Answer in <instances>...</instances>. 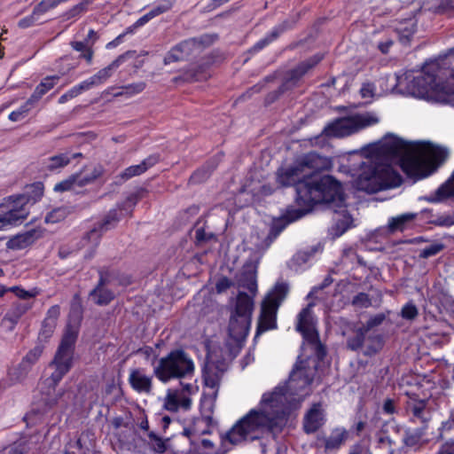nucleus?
Here are the masks:
<instances>
[{
	"mask_svg": "<svg viewBox=\"0 0 454 454\" xmlns=\"http://www.w3.org/2000/svg\"><path fill=\"white\" fill-rule=\"evenodd\" d=\"M411 87L418 98L447 102L454 95V67H446L438 61L426 63Z\"/></svg>",
	"mask_w": 454,
	"mask_h": 454,
	"instance_id": "nucleus-1",
	"label": "nucleus"
},
{
	"mask_svg": "<svg viewBox=\"0 0 454 454\" xmlns=\"http://www.w3.org/2000/svg\"><path fill=\"white\" fill-rule=\"evenodd\" d=\"M448 157L449 152L444 147L431 143L413 144L401 155L399 167L416 182L434 173Z\"/></svg>",
	"mask_w": 454,
	"mask_h": 454,
	"instance_id": "nucleus-2",
	"label": "nucleus"
},
{
	"mask_svg": "<svg viewBox=\"0 0 454 454\" xmlns=\"http://www.w3.org/2000/svg\"><path fill=\"white\" fill-rule=\"evenodd\" d=\"M296 193L312 208L317 204H333L336 207H342L345 202L340 183L330 175L306 176L298 184Z\"/></svg>",
	"mask_w": 454,
	"mask_h": 454,
	"instance_id": "nucleus-3",
	"label": "nucleus"
},
{
	"mask_svg": "<svg viewBox=\"0 0 454 454\" xmlns=\"http://www.w3.org/2000/svg\"><path fill=\"white\" fill-rule=\"evenodd\" d=\"M264 430L271 433L280 432L282 430L280 419L262 410L251 409L232 426L223 440L231 444H238L246 441L252 434Z\"/></svg>",
	"mask_w": 454,
	"mask_h": 454,
	"instance_id": "nucleus-4",
	"label": "nucleus"
},
{
	"mask_svg": "<svg viewBox=\"0 0 454 454\" xmlns=\"http://www.w3.org/2000/svg\"><path fill=\"white\" fill-rule=\"evenodd\" d=\"M402 183L401 175L391 166L363 162L360 173L354 181V186L358 191L372 194L398 187Z\"/></svg>",
	"mask_w": 454,
	"mask_h": 454,
	"instance_id": "nucleus-5",
	"label": "nucleus"
},
{
	"mask_svg": "<svg viewBox=\"0 0 454 454\" xmlns=\"http://www.w3.org/2000/svg\"><path fill=\"white\" fill-rule=\"evenodd\" d=\"M195 365L192 357L182 348H175L158 360L153 375L161 383L192 378Z\"/></svg>",
	"mask_w": 454,
	"mask_h": 454,
	"instance_id": "nucleus-6",
	"label": "nucleus"
},
{
	"mask_svg": "<svg viewBox=\"0 0 454 454\" xmlns=\"http://www.w3.org/2000/svg\"><path fill=\"white\" fill-rule=\"evenodd\" d=\"M79 330L71 325H67L62 335L60 343L57 348L54 358L51 363L55 367L46 381L55 390V387L62 380L64 376L69 372L74 364V348L78 339Z\"/></svg>",
	"mask_w": 454,
	"mask_h": 454,
	"instance_id": "nucleus-7",
	"label": "nucleus"
},
{
	"mask_svg": "<svg viewBox=\"0 0 454 454\" xmlns=\"http://www.w3.org/2000/svg\"><path fill=\"white\" fill-rule=\"evenodd\" d=\"M254 306L251 296L246 292H239L228 325L229 336L237 343L245 341L249 333Z\"/></svg>",
	"mask_w": 454,
	"mask_h": 454,
	"instance_id": "nucleus-8",
	"label": "nucleus"
},
{
	"mask_svg": "<svg viewBox=\"0 0 454 454\" xmlns=\"http://www.w3.org/2000/svg\"><path fill=\"white\" fill-rule=\"evenodd\" d=\"M289 292L286 282H277L262 301L254 339L263 333L278 328L277 313Z\"/></svg>",
	"mask_w": 454,
	"mask_h": 454,
	"instance_id": "nucleus-9",
	"label": "nucleus"
},
{
	"mask_svg": "<svg viewBox=\"0 0 454 454\" xmlns=\"http://www.w3.org/2000/svg\"><path fill=\"white\" fill-rule=\"evenodd\" d=\"M121 220L118 209L113 208L101 219L94 223L82 238V246L96 248L105 232L116 227Z\"/></svg>",
	"mask_w": 454,
	"mask_h": 454,
	"instance_id": "nucleus-10",
	"label": "nucleus"
},
{
	"mask_svg": "<svg viewBox=\"0 0 454 454\" xmlns=\"http://www.w3.org/2000/svg\"><path fill=\"white\" fill-rule=\"evenodd\" d=\"M311 307V304H308L299 312L295 330L301 334L308 343L321 345L318 332L315 327Z\"/></svg>",
	"mask_w": 454,
	"mask_h": 454,
	"instance_id": "nucleus-11",
	"label": "nucleus"
},
{
	"mask_svg": "<svg viewBox=\"0 0 454 454\" xmlns=\"http://www.w3.org/2000/svg\"><path fill=\"white\" fill-rule=\"evenodd\" d=\"M136 51H128L119 55L108 66L98 70L95 74L83 81L88 90L104 84L113 75L114 72L128 59L134 58Z\"/></svg>",
	"mask_w": 454,
	"mask_h": 454,
	"instance_id": "nucleus-12",
	"label": "nucleus"
},
{
	"mask_svg": "<svg viewBox=\"0 0 454 454\" xmlns=\"http://www.w3.org/2000/svg\"><path fill=\"white\" fill-rule=\"evenodd\" d=\"M28 215V210L11 196L8 198V210L0 215V230L20 224Z\"/></svg>",
	"mask_w": 454,
	"mask_h": 454,
	"instance_id": "nucleus-13",
	"label": "nucleus"
},
{
	"mask_svg": "<svg viewBox=\"0 0 454 454\" xmlns=\"http://www.w3.org/2000/svg\"><path fill=\"white\" fill-rule=\"evenodd\" d=\"M325 58L322 53H317L304 61L300 62L295 67L286 72V77L281 84H286L289 90L295 86L297 82L312 68L317 66Z\"/></svg>",
	"mask_w": 454,
	"mask_h": 454,
	"instance_id": "nucleus-14",
	"label": "nucleus"
},
{
	"mask_svg": "<svg viewBox=\"0 0 454 454\" xmlns=\"http://www.w3.org/2000/svg\"><path fill=\"white\" fill-rule=\"evenodd\" d=\"M298 21V17H293L283 20L281 23L276 25L272 27V29L266 34V35L257 41L249 50L248 52L254 54L269 44L276 41L282 34L288 30H292L295 27Z\"/></svg>",
	"mask_w": 454,
	"mask_h": 454,
	"instance_id": "nucleus-15",
	"label": "nucleus"
},
{
	"mask_svg": "<svg viewBox=\"0 0 454 454\" xmlns=\"http://www.w3.org/2000/svg\"><path fill=\"white\" fill-rule=\"evenodd\" d=\"M410 400L406 403V412L410 420L413 423L419 422L421 425H427L430 420V411L427 409V401L418 398L416 394H408Z\"/></svg>",
	"mask_w": 454,
	"mask_h": 454,
	"instance_id": "nucleus-16",
	"label": "nucleus"
},
{
	"mask_svg": "<svg viewBox=\"0 0 454 454\" xmlns=\"http://www.w3.org/2000/svg\"><path fill=\"white\" fill-rule=\"evenodd\" d=\"M411 146L412 144H409L396 136L390 135L378 145L373 149V152L389 157H401V155Z\"/></svg>",
	"mask_w": 454,
	"mask_h": 454,
	"instance_id": "nucleus-17",
	"label": "nucleus"
},
{
	"mask_svg": "<svg viewBox=\"0 0 454 454\" xmlns=\"http://www.w3.org/2000/svg\"><path fill=\"white\" fill-rule=\"evenodd\" d=\"M354 115L340 117L329 122L324 132L330 137H342L357 132Z\"/></svg>",
	"mask_w": 454,
	"mask_h": 454,
	"instance_id": "nucleus-18",
	"label": "nucleus"
},
{
	"mask_svg": "<svg viewBox=\"0 0 454 454\" xmlns=\"http://www.w3.org/2000/svg\"><path fill=\"white\" fill-rule=\"evenodd\" d=\"M304 177L306 176L303 175L302 168L299 163L288 167H280L276 172V183L281 188L291 186L296 188Z\"/></svg>",
	"mask_w": 454,
	"mask_h": 454,
	"instance_id": "nucleus-19",
	"label": "nucleus"
},
{
	"mask_svg": "<svg viewBox=\"0 0 454 454\" xmlns=\"http://www.w3.org/2000/svg\"><path fill=\"white\" fill-rule=\"evenodd\" d=\"M325 423V418L320 403H313L303 418V431L308 434H314Z\"/></svg>",
	"mask_w": 454,
	"mask_h": 454,
	"instance_id": "nucleus-20",
	"label": "nucleus"
},
{
	"mask_svg": "<svg viewBox=\"0 0 454 454\" xmlns=\"http://www.w3.org/2000/svg\"><path fill=\"white\" fill-rule=\"evenodd\" d=\"M223 153H220L208 159L202 166L194 170L189 177L188 184L195 185L206 182L217 168L222 158Z\"/></svg>",
	"mask_w": 454,
	"mask_h": 454,
	"instance_id": "nucleus-21",
	"label": "nucleus"
},
{
	"mask_svg": "<svg viewBox=\"0 0 454 454\" xmlns=\"http://www.w3.org/2000/svg\"><path fill=\"white\" fill-rule=\"evenodd\" d=\"M75 67V66L71 65L66 70H59V74L47 75L44 78H43L41 82L36 85L33 93L29 97V98H31V101L37 104L44 95H46L51 90H52L55 87V85L59 82L62 76L67 74Z\"/></svg>",
	"mask_w": 454,
	"mask_h": 454,
	"instance_id": "nucleus-22",
	"label": "nucleus"
},
{
	"mask_svg": "<svg viewBox=\"0 0 454 454\" xmlns=\"http://www.w3.org/2000/svg\"><path fill=\"white\" fill-rule=\"evenodd\" d=\"M98 33L90 28L84 41H73L70 45L74 51L81 52L79 58L84 59L88 65H90L94 58L93 45L98 40Z\"/></svg>",
	"mask_w": 454,
	"mask_h": 454,
	"instance_id": "nucleus-23",
	"label": "nucleus"
},
{
	"mask_svg": "<svg viewBox=\"0 0 454 454\" xmlns=\"http://www.w3.org/2000/svg\"><path fill=\"white\" fill-rule=\"evenodd\" d=\"M298 163L302 168V170L304 168H307L314 170L315 172L329 170L333 166L331 158L313 151L305 153L300 159Z\"/></svg>",
	"mask_w": 454,
	"mask_h": 454,
	"instance_id": "nucleus-24",
	"label": "nucleus"
},
{
	"mask_svg": "<svg viewBox=\"0 0 454 454\" xmlns=\"http://www.w3.org/2000/svg\"><path fill=\"white\" fill-rule=\"evenodd\" d=\"M104 167L100 164L95 166H83L78 172L73 173L76 179L77 187L93 184L98 179L103 176Z\"/></svg>",
	"mask_w": 454,
	"mask_h": 454,
	"instance_id": "nucleus-25",
	"label": "nucleus"
},
{
	"mask_svg": "<svg viewBox=\"0 0 454 454\" xmlns=\"http://www.w3.org/2000/svg\"><path fill=\"white\" fill-rule=\"evenodd\" d=\"M313 210L311 207L306 202V200L296 193L294 199V205H288L282 214V216L290 224L295 221L301 219L307 214Z\"/></svg>",
	"mask_w": 454,
	"mask_h": 454,
	"instance_id": "nucleus-26",
	"label": "nucleus"
},
{
	"mask_svg": "<svg viewBox=\"0 0 454 454\" xmlns=\"http://www.w3.org/2000/svg\"><path fill=\"white\" fill-rule=\"evenodd\" d=\"M44 193V184L43 182H35L26 185L24 193L19 195H12V198H15L18 200V204H21L26 207L27 204H35L40 201Z\"/></svg>",
	"mask_w": 454,
	"mask_h": 454,
	"instance_id": "nucleus-27",
	"label": "nucleus"
},
{
	"mask_svg": "<svg viewBox=\"0 0 454 454\" xmlns=\"http://www.w3.org/2000/svg\"><path fill=\"white\" fill-rule=\"evenodd\" d=\"M128 380L132 389L137 393H150L152 390V377L145 375L144 369L131 370Z\"/></svg>",
	"mask_w": 454,
	"mask_h": 454,
	"instance_id": "nucleus-28",
	"label": "nucleus"
},
{
	"mask_svg": "<svg viewBox=\"0 0 454 454\" xmlns=\"http://www.w3.org/2000/svg\"><path fill=\"white\" fill-rule=\"evenodd\" d=\"M160 160V155L159 154H152L149 155L147 158L143 160L139 164L137 165H132L128 168H126L121 174L120 177L127 181L134 176H140L144 174L147 169L156 165Z\"/></svg>",
	"mask_w": 454,
	"mask_h": 454,
	"instance_id": "nucleus-29",
	"label": "nucleus"
},
{
	"mask_svg": "<svg viewBox=\"0 0 454 454\" xmlns=\"http://www.w3.org/2000/svg\"><path fill=\"white\" fill-rule=\"evenodd\" d=\"M106 286L104 279H98L96 286L89 294L94 303L98 306L108 305L115 298L114 293L111 289L106 288Z\"/></svg>",
	"mask_w": 454,
	"mask_h": 454,
	"instance_id": "nucleus-30",
	"label": "nucleus"
},
{
	"mask_svg": "<svg viewBox=\"0 0 454 454\" xmlns=\"http://www.w3.org/2000/svg\"><path fill=\"white\" fill-rule=\"evenodd\" d=\"M348 431L344 427L333 428L328 437H325L324 447L326 451L339 450L348 440Z\"/></svg>",
	"mask_w": 454,
	"mask_h": 454,
	"instance_id": "nucleus-31",
	"label": "nucleus"
},
{
	"mask_svg": "<svg viewBox=\"0 0 454 454\" xmlns=\"http://www.w3.org/2000/svg\"><path fill=\"white\" fill-rule=\"evenodd\" d=\"M394 31L397 35L399 42L403 45H408L417 31V24L411 19L403 20L396 25Z\"/></svg>",
	"mask_w": 454,
	"mask_h": 454,
	"instance_id": "nucleus-32",
	"label": "nucleus"
},
{
	"mask_svg": "<svg viewBox=\"0 0 454 454\" xmlns=\"http://www.w3.org/2000/svg\"><path fill=\"white\" fill-rule=\"evenodd\" d=\"M35 234V230H30L26 232L17 234L7 241L6 247L12 250L25 249L35 243L36 239Z\"/></svg>",
	"mask_w": 454,
	"mask_h": 454,
	"instance_id": "nucleus-33",
	"label": "nucleus"
},
{
	"mask_svg": "<svg viewBox=\"0 0 454 454\" xmlns=\"http://www.w3.org/2000/svg\"><path fill=\"white\" fill-rule=\"evenodd\" d=\"M427 425H421L417 428H407L404 431L403 442L408 447H418L425 442L424 436Z\"/></svg>",
	"mask_w": 454,
	"mask_h": 454,
	"instance_id": "nucleus-34",
	"label": "nucleus"
},
{
	"mask_svg": "<svg viewBox=\"0 0 454 454\" xmlns=\"http://www.w3.org/2000/svg\"><path fill=\"white\" fill-rule=\"evenodd\" d=\"M31 308L32 304L29 303L20 301L14 302L12 303L11 309L5 313L3 320L10 322L12 325L11 329H13L21 317L25 315Z\"/></svg>",
	"mask_w": 454,
	"mask_h": 454,
	"instance_id": "nucleus-35",
	"label": "nucleus"
},
{
	"mask_svg": "<svg viewBox=\"0 0 454 454\" xmlns=\"http://www.w3.org/2000/svg\"><path fill=\"white\" fill-rule=\"evenodd\" d=\"M202 379L207 387H216L221 379V372L217 365L211 362H206L202 368Z\"/></svg>",
	"mask_w": 454,
	"mask_h": 454,
	"instance_id": "nucleus-36",
	"label": "nucleus"
},
{
	"mask_svg": "<svg viewBox=\"0 0 454 454\" xmlns=\"http://www.w3.org/2000/svg\"><path fill=\"white\" fill-rule=\"evenodd\" d=\"M368 333L363 325L355 329L353 333L347 338V348L355 352H363Z\"/></svg>",
	"mask_w": 454,
	"mask_h": 454,
	"instance_id": "nucleus-37",
	"label": "nucleus"
},
{
	"mask_svg": "<svg viewBox=\"0 0 454 454\" xmlns=\"http://www.w3.org/2000/svg\"><path fill=\"white\" fill-rule=\"evenodd\" d=\"M384 341L380 334H366L365 344L363 348V354L365 356H372L379 353L383 348Z\"/></svg>",
	"mask_w": 454,
	"mask_h": 454,
	"instance_id": "nucleus-38",
	"label": "nucleus"
},
{
	"mask_svg": "<svg viewBox=\"0 0 454 454\" xmlns=\"http://www.w3.org/2000/svg\"><path fill=\"white\" fill-rule=\"evenodd\" d=\"M43 351V347L39 345L30 349L19 364L18 369L27 374L32 366L39 360Z\"/></svg>",
	"mask_w": 454,
	"mask_h": 454,
	"instance_id": "nucleus-39",
	"label": "nucleus"
},
{
	"mask_svg": "<svg viewBox=\"0 0 454 454\" xmlns=\"http://www.w3.org/2000/svg\"><path fill=\"white\" fill-rule=\"evenodd\" d=\"M204 44V40L202 37H192L185 40H183L179 43L175 45V48L177 51H181L184 58L187 59L190 56H192L194 51Z\"/></svg>",
	"mask_w": 454,
	"mask_h": 454,
	"instance_id": "nucleus-40",
	"label": "nucleus"
},
{
	"mask_svg": "<svg viewBox=\"0 0 454 454\" xmlns=\"http://www.w3.org/2000/svg\"><path fill=\"white\" fill-rule=\"evenodd\" d=\"M417 216L414 213H405L395 217H391L388 221V229L391 232L403 231L407 229L408 224Z\"/></svg>",
	"mask_w": 454,
	"mask_h": 454,
	"instance_id": "nucleus-41",
	"label": "nucleus"
},
{
	"mask_svg": "<svg viewBox=\"0 0 454 454\" xmlns=\"http://www.w3.org/2000/svg\"><path fill=\"white\" fill-rule=\"evenodd\" d=\"M72 160L69 153H62L49 157L44 162V168L48 171H55L67 166Z\"/></svg>",
	"mask_w": 454,
	"mask_h": 454,
	"instance_id": "nucleus-42",
	"label": "nucleus"
},
{
	"mask_svg": "<svg viewBox=\"0 0 454 454\" xmlns=\"http://www.w3.org/2000/svg\"><path fill=\"white\" fill-rule=\"evenodd\" d=\"M35 103L31 101V98H27V101L22 104L17 110H14L9 114V120L12 121H20L26 118L29 112L35 106Z\"/></svg>",
	"mask_w": 454,
	"mask_h": 454,
	"instance_id": "nucleus-43",
	"label": "nucleus"
},
{
	"mask_svg": "<svg viewBox=\"0 0 454 454\" xmlns=\"http://www.w3.org/2000/svg\"><path fill=\"white\" fill-rule=\"evenodd\" d=\"M76 179L74 175L72 174L67 178L57 183L53 187V191L55 192H75L78 193L79 192L76 191Z\"/></svg>",
	"mask_w": 454,
	"mask_h": 454,
	"instance_id": "nucleus-44",
	"label": "nucleus"
},
{
	"mask_svg": "<svg viewBox=\"0 0 454 454\" xmlns=\"http://www.w3.org/2000/svg\"><path fill=\"white\" fill-rule=\"evenodd\" d=\"M89 90L83 83V81L69 89L67 92L61 95L58 100L59 104H65L72 98H76L83 91Z\"/></svg>",
	"mask_w": 454,
	"mask_h": 454,
	"instance_id": "nucleus-45",
	"label": "nucleus"
},
{
	"mask_svg": "<svg viewBox=\"0 0 454 454\" xmlns=\"http://www.w3.org/2000/svg\"><path fill=\"white\" fill-rule=\"evenodd\" d=\"M201 72L199 68H191L184 71L182 74L173 78V82H194L200 79Z\"/></svg>",
	"mask_w": 454,
	"mask_h": 454,
	"instance_id": "nucleus-46",
	"label": "nucleus"
},
{
	"mask_svg": "<svg viewBox=\"0 0 454 454\" xmlns=\"http://www.w3.org/2000/svg\"><path fill=\"white\" fill-rule=\"evenodd\" d=\"M93 0H82L79 4L74 5L68 11H67L64 16L67 20L79 17L87 12L88 6L91 4Z\"/></svg>",
	"mask_w": 454,
	"mask_h": 454,
	"instance_id": "nucleus-47",
	"label": "nucleus"
},
{
	"mask_svg": "<svg viewBox=\"0 0 454 454\" xmlns=\"http://www.w3.org/2000/svg\"><path fill=\"white\" fill-rule=\"evenodd\" d=\"M445 248L442 242H434L431 245L420 249L419 257L420 259H427L441 253Z\"/></svg>",
	"mask_w": 454,
	"mask_h": 454,
	"instance_id": "nucleus-48",
	"label": "nucleus"
},
{
	"mask_svg": "<svg viewBox=\"0 0 454 454\" xmlns=\"http://www.w3.org/2000/svg\"><path fill=\"white\" fill-rule=\"evenodd\" d=\"M99 278L104 279L105 285H114L116 284V279L119 274V270L114 269H110L107 267L99 268L98 270Z\"/></svg>",
	"mask_w": 454,
	"mask_h": 454,
	"instance_id": "nucleus-49",
	"label": "nucleus"
},
{
	"mask_svg": "<svg viewBox=\"0 0 454 454\" xmlns=\"http://www.w3.org/2000/svg\"><path fill=\"white\" fill-rule=\"evenodd\" d=\"M56 325V324L49 322L48 319H43L38 333V340L40 341L47 342L51 338Z\"/></svg>",
	"mask_w": 454,
	"mask_h": 454,
	"instance_id": "nucleus-50",
	"label": "nucleus"
},
{
	"mask_svg": "<svg viewBox=\"0 0 454 454\" xmlns=\"http://www.w3.org/2000/svg\"><path fill=\"white\" fill-rule=\"evenodd\" d=\"M357 130L364 129L366 127L377 124L379 119L370 114H354Z\"/></svg>",
	"mask_w": 454,
	"mask_h": 454,
	"instance_id": "nucleus-51",
	"label": "nucleus"
},
{
	"mask_svg": "<svg viewBox=\"0 0 454 454\" xmlns=\"http://www.w3.org/2000/svg\"><path fill=\"white\" fill-rule=\"evenodd\" d=\"M400 316L405 320L412 321L419 316V309L412 301H409L402 307Z\"/></svg>",
	"mask_w": 454,
	"mask_h": 454,
	"instance_id": "nucleus-52",
	"label": "nucleus"
},
{
	"mask_svg": "<svg viewBox=\"0 0 454 454\" xmlns=\"http://www.w3.org/2000/svg\"><path fill=\"white\" fill-rule=\"evenodd\" d=\"M176 0H158L150 10L154 17L169 12L175 5Z\"/></svg>",
	"mask_w": 454,
	"mask_h": 454,
	"instance_id": "nucleus-53",
	"label": "nucleus"
},
{
	"mask_svg": "<svg viewBox=\"0 0 454 454\" xmlns=\"http://www.w3.org/2000/svg\"><path fill=\"white\" fill-rule=\"evenodd\" d=\"M146 87V83L145 82H138L128 84L126 86L121 87L122 91L117 93V96L126 95L128 97H131L137 94L141 93Z\"/></svg>",
	"mask_w": 454,
	"mask_h": 454,
	"instance_id": "nucleus-54",
	"label": "nucleus"
},
{
	"mask_svg": "<svg viewBox=\"0 0 454 454\" xmlns=\"http://www.w3.org/2000/svg\"><path fill=\"white\" fill-rule=\"evenodd\" d=\"M352 306L359 309H368L372 306V299L366 293L360 292L351 300Z\"/></svg>",
	"mask_w": 454,
	"mask_h": 454,
	"instance_id": "nucleus-55",
	"label": "nucleus"
},
{
	"mask_svg": "<svg viewBox=\"0 0 454 454\" xmlns=\"http://www.w3.org/2000/svg\"><path fill=\"white\" fill-rule=\"evenodd\" d=\"M180 394L178 391L168 393L165 402V408L169 411H177L179 410Z\"/></svg>",
	"mask_w": 454,
	"mask_h": 454,
	"instance_id": "nucleus-56",
	"label": "nucleus"
},
{
	"mask_svg": "<svg viewBox=\"0 0 454 454\" xmlns=\"http://www.w3.org/2000/svg\"><path fill=\"white\" fill-rule=\"evenodd\" d=\"M56 7H58V5L54 0H41L36 5H35L34 14L42 16Z\"/></svg>",
	"mask_w": 454,
	"mask_h": 454,
	"instance_id": "nucleus-57",
	"label": "nucleus"
},
{
	"mask_svg": "<svg viewBox=\"0 0 454 454\" xmlns=\"http://www.w3.org/2000/svg\"><path fill=\"white\" fill-rule=\"evenodd\" d=\"M66 217V210L62 207H57L47 213L45 215V223H57L64 220Z\"/></svg>",
	"mask_w": 454,
	"mask_h": 454,
	"instance_id": "nucleus-58",
	"label": "nucleus"
},
{
	"mask_svg": "<svg viewBox=\"0 0 454 454\" xmlns=\"http://www.w3.org/2000/svg\"><path fill=\"white\" fill-rule=\"evenodd\" d=\"M241 286L247 289L250 293L255 294L257 291L255 274L252 272L245 274L241 280Z\"/></svg>",
	"mask_w": 454,
	"mask_h": 454,
	"instance_id": "nucleus-59",
	"label": "nucleus"
},
{
	"mask_svg": "<svg viewBox=\"0 0 454 454\" xmlns=\"http://www.w3.org/2000/svg\"><path fill=\"white\" fill-rule=\"evenodd\" d=\"M436 14H444L454 9L452 0H440L438 4L430 8Z\"/></svg>",
	"mask_w": 454,
	"mask_h": 454,
	"instance_id": "nucleus-60",
	"label": "nucleus"
},
{
	"mask_svg": "<svg viewBox=\"0 0 454 454\" xmlns=\"http://www.w3.org/2000/svg\"><path fill=\"white\" fill-rule=\"evenodd\" d=\"M289 90V87L286 84H280V86L273 91L269 92L265 97V105H270L274 103L276 100L279 98L281 95H283L286 91Z\"/></svg>",
	"mask_w": 454,
	"mask_h": 454,
	"instance_id": "nucleus-61",
	"label": "nucleus"
},
{
	"mask_svg": "<svg viewBox=\"0 0 454 454\" xmlns=\"http://www.w3.org/2000/svg\"><path fill=\"white\" fill-rule=\"evenodd\" d=\"M386 319V315L384 313H378L374 316H372L363 326L370 332L372 328L380 325Z\"/></svg>",
	"mask_w": 454,
	"mask_h": 454,
	"instance_id": "nucleus-62",
	"label": "nucleus"
},
{
	"mask_svg": "<svg viewBox=\"0 0 454 454\" xmlns=\"http://www.w3.org/2000/svg\"><path fill=\"white\" fill-rule=\"evenodd\" d=\"M148 438L153 442V449L159 453H164L167 450V446L163 440L159 437L154 432L151 431L147 434Z\"/></svg>",
	"mask_w": 454,
	"mask_h": 454,
	"instance_id": "nucleus-63",
	"label": "nucleus"
},
{
	"mask_svg": "<svg viewBox=\"0 0 454 454\" xmlns=\"http://www.w3.org/2000/svg\"><path fill=\"white\" fill-rule=\"evenodd\" d=\"M431 223L434 224L435 226L450 227L454 225V215H438L434 220L431 221Z\"/></svg>",
	"mask_w": 454,
	"mask_h": 454,
	"instance_id": "nucleus-64",
	"label": "nucleus"
}]
</instances>
